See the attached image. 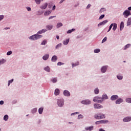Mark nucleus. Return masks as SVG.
<instances>
[{"mask_svg": "<svg viewBox=\"0 0 131 131\" xmlns=\"http://www.w3.org/2000/svg\"><path fill=\"white\" fill-rule=\"evenodd\" d=\"M99 130V131H105L104 129H103L102 128H100Z\"/></svg>", "mask_w": 131, "mask_h": 131, "instance_id": "338daca9", "label": "nucleus"}, {"mask_svg": "<svg viewBox=\"0 0 131 131\" xmlns=\"http://www.w3.org/2000/svg\"><path fill=\"white\" fill-rule=\"evenodd\" d=\"M117 77L119 80H122L123 79L122 76L118 75V76H117Z\"/></svg>", "mask_w": 131, "mask_h": 131, "instance_id": "c03bdc74", "label": "nucleus"}, {"mask_svg": "<svg viewBox=\"0 0 131 131\" xmlns=\"http://www.w3.org/2000/svg\"><path fill=\"white\" fill-rule=\"evenodd\" d=\"M117 28V24H113V30L115 31Z\"/></svg>", "mask_w": 131, "mask_h": 131, "instance_id": "b1692460", "label": "nucleus"}, {"mask_svg": "<svg viewBox=\"0 0 131 131\" xmlns=\"http://www.w3.org/2000/svg\"><path fill=\"white\" fill-rule=\"evenodd\" d=\"M124 27V24L123 21H121L120 25V31H122Z\"/></svg>", "mask_w": 131, "mask_h": 131, "instance_id": "9b49d317", "label": "nucleus"}, {"mask_svg": "<svg viewBox=\"0 0 131 131\" xmlns=\"http://www.w3.org/2000/svg\"><path fill=\"white\" fill-rule=\"evenodd\" d=\"M105 118V116L104 114H100V119Z\"/></svg>", "mask_w": 131, "mask_h": 131, "instance_id": "37998d69", "label": "nucleus"}, {"mask_svg": "<svg viewBox=\"0 0 131 131\" xmlns=\"http://www.w3.org/2000/svg\"><path fill=\"white\" fill-rule=\"evenodd\" d=\"M62 64H63L62 63L60 62H59L57 63V66H60L61 65H62Z\"/></svg>", "mask_w": 131, "mask_h": 131, "instance_id": "bf43d9fd", "label": "nucleus"}, {"mask_svg": "<svg viewBox=\"0 0 131 131\" xmlns=\"http://www.w3.org/2000/svg\"><path fill=\"white\" fill-rule=\"evenodd\" d=\"M51 81H52L53 83H55V82H56L57 81V78H52V79H51Z\"/></svg>", "mask_w": 131, "mask_h": 131, "instance_id": "2f4dec72", "label": "nucleus"}, {"mask_svg": "<svg viewBox=\"0 0 131 131\" xmlns=\"http://www.w3.org/2000/svg\"><path fill=\"white\" fill-rule=\"evenodd\" d=\"M49 54H45L44 56H43V60H47L49 59Z\"/></svg>", "mask_w": 131, "mask_h": 131, "instance_id": "6ab92c4d", "label": "nucleus"}, {"mask_svg": "<svg viewBox=\"0 0 131 131\" xmlns=\"http://www.w3.org/2000/svg\"><path fill=\"white\" fill-rule=\"evenodd\" d=\"M63 95L65 96H67V97L70 96L71 95L70 93L67 90H65L63 91Z\"/></svg>", "mask_w": 131, "mask_h": 131, "instance_id": "0eeeda50", "label": "nucleus"}, {"mask_svg": "<svg viewBox=\"0 0 131 131\" xmlns=\"http://www.w3.org/2000/svg\"><path fill=\"white\" fill-rule=\"evenodd\" d=\"M51 13V11H45V13H44V15L48 16Z\"/></svg>", "mask_w": 131, "mask_h": 131, "instance_id": "4be33fe9", "label": "nucleus"}, {"mask_svg": "<svg viewBox=\"0 0 131 131\" xmlns=\"http://www.w3.org/2000/svg\"><path fill=\"white\" fill-rule=\"evenodd\" d=\"M38 34H42V31H41H41H39V32H38Z\"/></svg>", "mask_w": 131, "mask_h": 131, "instance_id": "680f3d73", "label": "nucleus"}, {"mask_svg": "<svg viewBox=\"0 0 131 131\" xmlns=\"http://www.w3.org/2000/svg\"><path fill=\"white\" fill-rule=\"evenodd\" d=\"M4 18V16L3 15H0V21L3 19Z\"/></svg>", "mask_w": 131, "mask_h": 131, "instance_id": "864d4df0", "label": "nucleus"}, {"mask_svg": "<svg viewBox=\"0 0 131 131\" xmlns=\"http://www.w3.org/2000/svg\"><path fill=\"white\" fill-rule=\"evenodd\" d=\"M55 17H56V16H51L49 17V20L52 19H53V18H55Z\"/></svg>", "mask_w": 131, "mask_h": 131, "instance_id": "8fccbe9b", "label": "nucleus"}, {"mask_svg": "<svg viewBox=\"0 0 131 131\" xmlns=\"http://www.w3.org/2000/svg\"><path fill=\"white\" fill-rule=\"evenodd\" d=\"M41 31H42V33H45L46 32H47V30L46 29H44L43 30H41Z\"/></svg>", "mask_w": 131, "mask_h": 131, "instance_id": "5fc2aeb1", "label": "nucleus"}, {"mask_svg": "<svg viewBox=\"0 0 131 131\" xmlns=\"http://www.w3.org/2000/svg\"><path fill=\"white\" fill-rule=\"evenodd\" d=\"M125 101L127 103H131V98H126L125 99Z\"/></svg>", "mask_w": 131, "mask_h": 131, "instance_id": "c756f323", "label": "nucleus"}, {"mask_svg": "<svg viewBox=\"0 0 131 131\" xmlns=\"http://www.w3.org/2000/svg\"><path fill=\"white\" fill-rule=\"evenodd\" d=\"M94 108H96V109H100L103 107V106L100 105L99 104H95L94 105Z\"/></svg>", "mask_w": 131, "mask_h": 131, "instance_id": "423d86ee", "label": "nucleus"}, {"mask_svg": "<svg viewBox=\"0 0 131 131\" xmlns=\"http://www.w3.org/2000/svg\"><path fill=\"white\" fill-rule=\"evenodd\" d=\"M70 41V39H66L64 41H63L62 43L64 45H67Z\"/></svg>", "mask_w": 131, "mask_h": 131, "instance_id": "dca6fc26", "label": "nucleus"}, {"mask_svg": "<svg viewBox=\"0 0 131 131\" xmlns=\"http://www.w3.org/2000/svg\"><path fill=\"white\" fill-rule=\"evenodd\" d=\"M63 26L62 24L61 23H58V24H57L56 27L57 28H59L60 27H62Z\"/></svg>", "mask_w": 131, "mask_h": 131, "instance_id": "cd10ccee", "label": "nucleus"}, {"mask_svg": "<svg viewBox=\"0 0 131 131\" xmlns=\"http://www.w3.org/2000/svg\"><path fill=\"white\" fill-rule=\"evenodd\" d=\"M107 67H103L101 69V72L104 73H105L107 70Z\"/></svg>", "mask_w": 131, "mask_h": 131, "instance_id": "f8f14e48", "label": "nucleus"}, {"mask_svg": "<svg viewBox=\"0 0 131 131\" xmlns=\"http://www.w3.org/2000/svg\"><path fill=\"white\" fill-rule=\"evenodd\" d=\"M43 108H39V114H42V112H43Z\"/></svg>", "mask_w": 131, "mask_h": 131, "instance_id": "473e14b6", "label": "nucleus"}, {"mask_svg": "<svg viewBox=\"0 0 131 131\" xmlns=\"http://www.w3.org/2000/svg\"><path fill=\"white\" fill-rule=\"evenodd\" d=\"M122 102H123V100L122 99H118L116 101V104H120Z\"/></svg>", "mask_w": 131, "mask_h": 131, "instance_id": "a211bd4d", "label": "nucleus"}, {"mask_svg": "<svg viewBox=\"0 0 131 131\" xmlns=\"http://www.w3.org/2000/svg\"><path fill=\"white\" fill-rule=\"evenodd\" d=\"M59 94H60L59 90H58L57 89H55V92H54V95L55 96H57V95H59Z\"/></svg>", "mask_w": 131, "mask_h": 131, "instance_id": "2eb2a0df", "label": "nucleus"}, {"mask_svg": "<svg viewBox=\"0 0 131 131\" xmlns=\"http://www.w3.org/2000/svg\"><path fill=\"white\" fill-rule=\"evenodd\" d=\"M5 62H6L5 59H2L1 60H0V65L4 63Z\"/></svg>", "mask_w": 131, "mask_h": 131, "instance_id": "79ce46f5", "label": "nucleus"}, {"mask_svg": "<svg viewBox=\"0 0 131 131\" xmlns=\"http://www.w3.org/2000/svg\"><path fill=\"white\" fill-rule=\"evenodd\" d=\"M100 124H103V123H106L108 122V121L104 120H100Z\"/></svg>", "mask_w": 131, "mask_h": 131, "instance_id": "72a5a7b5", "label": "nucleus"}, {"mask_svg": "<svg viewBox=\"0 0 131 131\" xmlns=\"http://www.w3.org/2000/svg\"><path fill=\"white\" fill-rule=\"evenodd\" d=\"M48 7V3H45L44 5L41 6V9L45 10Z\"/></svg>", "mask_w": 131, "mask_h": 131, "instance_id": "aec40b11", "label": "nucleus"}, {"mask_svg": "<svg viewBox=\"0 0 131 131\" xmlns=\"http://www.w3.org/2000/svg\"><path fill=\"white\" fill-rule=\"evenodd\" d=\"M56 39H59V36H56Z\"/></svg>", "mask_w": 131, "mask_h": 131, "instance_id": "774afa93", "label": "nucleus"}, {"mask_svg": "<svg viewBox=\"0 0 131 131\" xmlns=\"http://www.w3.org/2000/svg\"><path fill=\"white\" fill-rule=\"evenodd\" d=\"M46 28L48 30H51L53 28V26H46Z\"/></svg>", "mask_w": 131, "mask_h": 131, "instance_id": "bb28decb", "label": "nucleus"}, {"mask_svg": "<svg viewBox=\"0 0 131 131\" xmlns=\"http://www.w3.org/2000/svg\"><path fill=\"white\" fill-rule=\"evenodd\" d=\"M93 101L94 102H97V103H102L103 102V100H101V98L99 97L98 96L94 98Z\"/></svg>", "mask_w": 131, "mask_h": 131, "instance_id": "f03ea898", "label": "nucleus"}, {"mask_svg": "<svg viewBox=\"0 0 131 131\" xmlns=\"http://www.w3.org/2000/svg\"><path fill=\"white\" fill-rule=\"evenodd\" d=\"M47 40H43L42 43H41V45H45L46 44H47Z\"/></svg>", "mask_w": 131, "mask_h": 131, "instance_id": "c9c22d12", "label": "nucleus"}, {"mask_svg": "<svg viewBox=\"0 0 131 131\" xmlns=\"http://www.w3.org/2000/svg\"><path fill=\"white\" fill-rule=\"evenodd\" d=\"M83 117V116L82 115H78V119H81V118H82Z\"/></svg>", "mask_w": 131, "mask_h": 131, "instance_id": "09e8293b", "label": "nucleus"}, {"mask_svg": "<svg viewBox=\"0 0 131 131\" xmlns=\"http://www.w3.org/2000/svg\"><path fill=\"white\" fill-rule=\"evenodd\" d=\"M107 40V37H105L102 40V43H103Z\"/></svg>", "mask_w": 131, "mask_h": 131, "instance_id": "49530a36", "label": "nucleus"}, {"mask_svg": "<svg viewBox=\"0 0 131 131\" xmlns=\"http://www.w3.org/2000/svg\"><path fill=\"white\" fill-rule=\"evenodd\" d=\"M123 121L124 122H129V121H131V117H126L124 119H123Z\"/></svg>", "mask_w": 131, "mask_h": 131, "instance_id": "1a4fd4ad", "label": "nucleus"}, {"mask_svg": "<svg viewBox=\"0 0 131 131\" xmlns=\"http://www.w3.org/2000/svg\"><path fill=\"white\" fill-rule=\"evenodd\" d=\"M79 64V62H77L75 64L74 63H72V68H74V67H76L77 66H78Z\"/></svg>", "mask_w": 131, "mask_h": 131, "instance_id": "4c0bfd02", "label": "nucleus"}, {"mask_svg": "<svg viewBox=\"0 0 131 131\" xmlns=\"http://www.w3.org/2000/svg\"><path fill=\"white\" fill-rule=\"evenodd\" d=\"M56 9V6L54 5L52 7V10H55Z\"/></svg>", "mask_w": 131, "mask_h": 131, "instance_id": "052dcab7", "label": "nucleus"}, {"mask_svg": "<svg viewBox=\"0 0 131 131\" xmlns=\"http://www.w3.org/2000/svg\"><path fill=\"white\" fill-rule=\"evenodd\" d=\"M40 1H41V0H36V3L37 4L39 5V4H40Z\"/></svg>", "mask_w": 131, "mask_h": 131, "instance_id": "3c124183", "label": "nucleus"}, {"mask_svg": "<svg viewBox=\"0 0 131 131\" xmlns=\"http://www.w3.org/2000/svg\"><path fill=\"white\" fill-rule=\"evenodd\" d=\"M58 59L57 56H56V55H54L53 56H52V57L51 58V61L52 62H55L57 61Z\"/></svg>", "mask_w": 131, "mask_h": 131, "instance_id": "9d476101", "label": "nucleus"}, {"mask_svg": "<svg viewBox=\"0 0 131 131\" xmlns=\"http://www.w3.org/2000/svg\"><path fill=\"white\" fill-rule=\"evenodd\" d=\"M65 0H61L59 2V4H62Z\"/></svg>", "mask_w": 131, "mask_h": 131, "instance_id": "0e129e2a", "label": "nucleus"}, {"mask_svg": "<svg viewBox=\"0 0 131 131\" xmlns=\"http://www.w3.org/2000/svg\"><path fill=\"white\" fill-rule=\"evenodd\" d=\"M128 10L129 11H131V6H130V7H129L128 8Z\"/></svg>", "mask_w": 131, "mask_h": 131, "instance_id": "69168bd1", "label": "nucleus"}, {"mask_svg": "<svg viewBox=\"0 0 131 131\" xmlns=\"http://www.w3.org/2000/svg\"><path fill=\"white\" fill-rule=\"evenodd\" d=\"M118 98V96L117 95H113L111 97V99L112 100H115Z\"/></svg>", "mask_w": 131, "mask_h": 131, "instance_id": "ddd939ff", "label": "nucleus"}, {"mask_svg": "<svg viewBox=\"0 0 131 131\" xmlns=\"http://www.w3.org/2000/svg\"><path fill=\"white\" fill-rule=\"evenodd\" d=\"M93 129H94V126H90V127H87L85 128V129L86 130H89V131H91L93 130Z\"/></svg>", "mask_w": 131, "mask_h": 131, "instance_id": "f3484780", "label": "nucleus"}, {"mask_svg": "<svg viewBox=\"0 0 131 131\" xmlns=\"http://www.w3.org/2000/svg\"><path fill=\"white\" fill-rule=\"evenodd\" d=\"M9 119V116L8 115H5L4 117V119L5 120V121H7L8 119Z\"/></svg>", "mask_w": 131, "mask_h": 131, "instance_id": "58836bf2", "label": "nucleus"}, {"mask_svg": "<svg viewBox=\"0 0 131 131\" xmlns=\"http://www.w3.org/2000/svg\"><path fill=\"white\" fill-rule=\"evenodd\" d=\"M44 70L48 72H50V68L49 67H47L46 68H44Z\"/></svg>", "mask_w": 131, "mask_h": 131, "instance_id": "e433bc0d", "label": "nucleus"}, {"mask_svg": "<svg viewBox=\"0 0 131 131\" xmlns=\"http://www.w3.org/2000/svg\"><path fill=\"white\" fill-rule=\"evenodd\" d=\"M100 114L95 115L94 118L96 119H100Z\"/></svg>", "mask_w": 131, "mask_h": 131, "instance_id": "5701e85b", "label": "nucleus"}, {"mask_svg": "<svg viewBox=\"0 0 131 131\" xmlns=\"http://www.w3.org/2000/svg\"><path fill=\"white\" fill-rule=\"evenodd\" d=\"M123 15H124L125 18H127L128 16L130 15V12L127 10H126L124 11Z\"/></svg>", "mask_w": 131, "mask_h": 131, "instance_id": "7ed1b4c3", "label": "nucleus"}, {"mask_svg": "<svg viewBox=\"0 0 131 131\" xmlns=\"http://www.w3.org/2000/svg\"><path fill=\"white\" fill-rule=\"evenodd\" d=\"M94 52L95 53H98L100 52V49H95Z\"/></svg>", "mask_w": 131, "mask_h": 131, "instance_id": "ea45409f", "label": "nucleus"}, {"mask_svg": "<svg viewBox=\"0 0 131 131\" xmlns=\"http://www.w3.org/2000/svg\"><path fill=\"white\" fill-rule=\"evenodd\" d=\"M108 98L107 95H103L102 96V98H101V99L102 100V101H103L104 100L107 99Z\"/></svg>", "mask_w": 131, "mask_h": 131, "instance_id": "4468645a", "label": "nucleus"}, {"mask_svg": "<svg viewBox=\"0 0 131 131\" xmlns=\"http://www.w3.org/2000/svg\"><path fill=\"white\" fill-rule=\"evenodd\" d=\"M81 103L85 105H89L91 103V101L89 100H85L81 101Z\"/></svg>", "mask_w": 131, "mask_h": 131, "instance_id": "39448f33", "label": "nucleus"}, {"mask_svg": "<svg viewBox=\"0 0 131 131\" xmlns=\"http://www.w3.org/2000/svg\"><path fill=\"white\" fill-rule=\"evenodd\" d=\"M113 26H114V24H111V25H110L109 29H108V30L107 31V32H110L111 30V29H112V27H113Z\"/></svg>", "mask_w": 131, "mask_h": 131, "instance_id": "7c9ffc66", "label": "nucleus"}, {"mask_svg": "<svg viewBox=\"0 0 131 131\" xmlns=\"http://www.w3.org/2000/svg\"><path fill=\"white\" fill-rule=\"evenodd\" d=\"M12 54V51H8V52H7V55L9 56V55H11Z\"/></svg>", "mask_w": 131, "mask_h": 131, "instance_id": "de8ad7c7", "label": "nucleus"}, {"mask_svg": "<svg viewBox=\"0 0 131 131\" xmlns=\"http://www.w3.org/2000/svg\"><path fill=\"white\" fill-rule=\"evenodd\" d=\"M4 103V102L3 101H1L0 102V104H1V105H3Z\"/></svg>", "mask_w": 131, "mask_h": 131, "instance_id": "e2e57ef3", "label": "nucleus"}, {"mask_svg": "<svg viewBox=\"0 0 131 131\" xmlns=\"http://www.w3.org/2000/svg\"><path fill=\"white\" fill-rule=\"evenodd\" d=\"M74 31H75V29H72V30H69L67 32L68 34H70L72 32H74Z\"/></svg>", "mask_w": 131, "mask_h": 131, "instance_id": "c85d7f7f", "label": "nucleus"}, {"mask_svg": "<svg viewBox=\"0 0 131 131\" xmlns=\"http://www.w3.org/2000/svg\"><path fill=\"white\" fill-rule=\"evenodd\" d=\"M130 46H131V44H127L126 45H125V46H124L123 50H125L127 49L130 48Z\"/></svg>", "mask_w": 131, "mask_h": 131, "instance_id": "393cba45", "label": "nucleus"}, {"mask_svg": "<svg viewBox=\"0 0 131 131\" xmlns=\"http://www.w3.org/2000/svg\"><path fill=\"white\" fill-rule=\"evenodd\" d=\"M42 37V35H38V34H36L35 35H33L30 37V39L33 40H36Z\"/></svg>", "mask_w": 131, "mask_h": 131, "instance_id": "f257e3e1", "label": "nucleus"}, {"mask_svg": "<svg viewBox=\"0 0 131 131\" xmlns=\"http://www.w3.org/2000/svg\"><path fill=\"white\" fill-rule=\"evenodd\" d=\"M58 106L61 107L64 105V100L63 99L58 100L57 101Z\"/></svg>", "mask_w": 131, "mask_h": 131, "instance_id": "20e7f679", "label": "nucleus"}, {"mask_svg": "<svg viewBox=\"0 0 131 131\" xmlns=\"http://www.w3.org/2000/svg\"><path fill=\"white\" fill-rule=\"evenodd\" d=\"M131 25V17L128 18V20L127 21V26H129Z\"/></svg>", "mask_w": 131, "mask_h": 131, "instance_id": "412c9836", "label": "nucleus"}, {"mask_svg": "<svg viewBox=\"0 0 131 131\" xmlns=\"http://www.w3.org/2000/svg\"><path fill=\"white\" fill-rule=\"evenodd\" d=\"M104 17H105V15L102 14L100 16V17H99V19H102Z\"/></svg>", "mask_w": 131, "mask_h": 131, "instance_id": "a18cd8bd", "label": "nucleus"}, {"mask_svg": "<svg viewBox=\"0 0 131 131\" xmlns=\"http://www.w3.org/2000/svg\"><path fill=\"white\" fill-rule=\"evenodd\" d=\"M96 124H101L100 121H98L95 122Z\"/></svg>", "mask_w": 131, "mask_h": 131, "instance_id": "4d7b16f0", "label": "nucleus"}, {"mask_svg": "<svg viewBox=\"0 0 131 131\" xmlns=\"http://www.w3.org/2000/svg\"><path fill=\"white\" fill-rule=\"evenodd\" d=\"M91 7V4H88V6H86V9H89Z\"/></svg>", "mask_w": 131, "mask_h": 131, "instance_id": "13d9d810", "label": "nucleus"}, {"mask_svg": "<svg viewBox=\"0 0 131 131\" xmlns=\"http://www.w3.org/2000/svg\"><path fill=\"white\" fill-rule=\"evenodd\" d=\"M62 46V44H61V43H59V44H57V45H56L55 48L56 49H58L59 48V47H61Z\"/></svg>", "mask_w": 131, "mask_h": 131, "instance_id": "a19ab883", "label": "nucleus"}, {"mask_svg": "<svg viewBox=\"0 0 131 131\" xmlns=\"http://www.w3.org/2000/svg\"><path fill=\"white\" fill-rule=\"evenodd\" d=\"M13 80H14L13 79H12L11 80H9V81H8V86L10 85V83H12Z\"/></svg>", "mask_w": 131, "mask_h": 131, "instance_id": "603ef678", "label": "nucleus"}, {"mask_svg": "<svg viewBox=\"0 0 131 131\" xmlns=\"http://www.w3.org/2000/svg\"><path fill=\"white\" fill-rule=\"evenodd\" d=\"M108 22L107 20H104L103 21H101V23H100L99 24H98V26H101L102 25H105Z\"/></svg>", "mask_w": 131, "mask_h": 131, "instance_id": "6e6552de", "label": "nucleus"}, {"mask_svg": "<svg viewBox=\"0 0 131 131\" xmlns=\"http://www.w3.org/2000/svg\"><path fill=\"white\" fill-rule=\"evenodd\" d=\"M94 93L95 94H99V90L98 89H96L95 90H94Z\"/></svg>", "mask_w": 131, "mask_h": 131, "instance_id": "f704fd0d", "label": "nucleus"}, {"mask_svg": "<svg viewBox=\"0 0 131 131\" xmlns=\"http://www.w3.org/2000/svg\"><path fill=\"white\" fill-rule=\"evenodd\" d=\"M106 11V9L104 8H101L99 11L100 13H102Z\"/></svg>", "mask_w": 131, "mask_h": 131, "instance_id": "a878e982", "label": "nucleus"}, {"mask_svg": "<svg viewBox=\"0 0 131 131\" xmlns=\"http://www.w3.org/2000/svg\"><path fill=\"white\" fill-rule=\"evenodd\" d=\"M27 10H28V11H31V8L30 7H27Z\"/></svg>", "mask_w": 131, "mask_h": 131, "instance_id": "6e6d98bb", "label": "nucleus"}]
</instances>
